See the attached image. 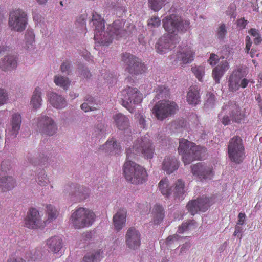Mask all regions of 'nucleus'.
Returning a JSON list of instances; mask_svg holds the SVG:
<instances>
[{"label":"nucleus","instance_id":"obj_1","mask_svg":"<svg viewBox=\"0 0 262 262\" xmlns=\"http://www.w3.org/2000/svg\"><path fill=\"white\" fill-rule=\"evenodd\" d=\"M154 147L148 137L138 138L132 148L126 149V159L123 166L124 177L127 182L135 185L141 184L146 181V170L132 160L139 154H142L147 159H151Z\"/></svg>","mask_w":262,"mask_h":262},{"label":"nucleus","instance_id":"obj_2","mask_svg":"<svg viewBox=\"0 0 262 262\" xmlns=\"http://www.w3.org/2000/svg\"><path fill=\"white\" fill-rule=\"evenodd\" d=\"M92 22L95 27V40L103 46H108L113 39H119L125 37L128 32L124 28L125 23L120 20H116L109 25L104 31V20L97 14L93 15Z\"/></svg>","mask_w":262,"mask_h":262},{"label":"nucleus","instance_id":"obj_3","mask_svg":"<svg viewBox=\"0 0 262 262\" xmlns=\"http://www.w3.org/2000/svg\"><path fill=\"white\" fill-rule=\"evenodd\" d=\"M178 151L182 155L185 165L190 164L194 160H201L206 155V150L200 146H196L187 140L181 139Z\"/></svg>","mask_w":262,"mask_h":262},{"label":"nucleus","instance_id":"obj_4","mask_svg":"<svg viewBox=\"0 0 262 262\" xmlns=\"http://www.w3.org/2000/svg\"><path fill=\"white\" fill-rule=\"evenodd\" d=\"M95 217L92 210L84 207H78L72 212L70 222L75 229H80L92 226Z\"/></svg>","mask_w":262,"mask_h":262},{"label":"nucleus","instance_id":"obj_5","mask_svg":"<svg viewBox=\"0 0 262 262\" xmlns=\"http://www.w3.org/2000/svg\"><path fill=\"white\" fill-rule=\"evenodd\" d=\"M162 23L166 32L174 34L186 31L189 28L190 25L188 20L183 19L181 16L174 14L168 15L163 18Z\"/></svg>","mask_w":262,"mask_h":262},{"label":"nucleus","instance_id":"obj_6","mask_svg":"<svg viewBox=\"0 0 262 262\" xmlns=\"http://www.w3.org/2000/svg\"><path fill=\"white\" fill-rule=\"evenodd\" d=\"M28 25L27 13L20 9H17L10 12L8 18V26L14 32H22Z\"/></svg>","mask_w":262,"mask_h":262},{"label":"nucleus","instance_id":"obj_7","mask_svg":"<svg viewBox=\"0 0 262 262\" xmlns=\"http://www.w3.org/2000/svg\"><path fill=\"white\" fill-rule=\"evenodd\" d=\"M241 108L235 103L229 102L228 104L222 107V111L219 114V119L224 125L230 123L231 119L227 115H223V112L229 113L234 122L240 123L244 119V116L241 112Z\"/></svg>","mask_w":262,"mask_h":262},{"label":"nucleus","instance_id":"obj_8","mask_svg":"<svg viewBox=\"0 0 262 262\" xmlns=\"http://www.w3.org/2000/svg\"><path fill=\"white\" fill-rule=\"evenodd\" d=\"M178 110L177 103L170 100H160L152 108V113L159 120H163L167 117L174 114Z\"/></svg>","mask_w":262,"mask_h":262},{"label":"nucleus","instance_id":"obj_9","mask_svg":"<svg viewBox=\"0 0 262 262\" xmlns=\"http://www.w3.org/2000/svg\"><path fill=\"white\" fill-rule=\"evenodd\" d=\"M122 105L133 113L136 105L142 100V95L137 88L128 87L122 91Z\"/></svg>","mask_w":262,"mask_h":262},{"label":"nucleus","instance_id":"obj_10","mask_svg":"<svg viewBox=\"0 0 262 262\" xmlns=\"http://www.w3.org/2000/svg\"><path fill=\"white\" fill-rule=\"evenodd\" d=\"M228 153L229 158L232 162L237 164L242 162L245 155L244 147L241 137L234 136L229 141Z\"/></svg>","mask_w":262,"mask_h":262},{"label":"nucleus","instance_id":"obj_11","mask_svg":"<svg viewBox=\"0 0 262 262\" xmlns=\"http://www.w3.org/2000/svg\"><path fill=\"white\" fill-rule=\"evenodd\" d=\"M122 60L125 65L126 71L132 75L141 74L144 71L145 66L138 58L129 53L122 55Z\"/></svg>","mask_w":262,"mask_h":262},{"label":"nucleus","instance_id":"obj_12","mask_svg":"<svg viewBox=\"0 0 262 262\" xmlns=\"http://www.w3.org/2000/svg\"><path fill=\"white\" fill-rule=\"evenodd\" d=\"M37 127L40 132L49 136L54 135L57 130V126L54 119L43 114L37 119Z\"/></svg>","mask_w":262,"mask_h":262},{"label":"nucleus","instance_id":"obj_13","mask_svg":"<svg viewBox=\"0 0 262 262\" xmlns=\"http://www.w3.org/2000/svg\"><path fill=\"white\" fill-rule=\"evenodd\" d=\"M245 75L243 70L238 69L234 71L228 80L229 90L231 92L236 91L240 87L245 88L247 86L249 81L246 78H243Z\"/></svg>","mask_w":262,"mask_h":262},{"label":"nucleus","instance_id":"obj_14","mask_svg":"<svg viewBox=\"0 0 262 262\" xmlns=\"http://www.w3.org/2000/svg\"><path fill=\"white\" fill-rule=\"evenodd\" d=\"M178 36L167 34L162 36L156 45V49L158 53L163 54L172 49L176 43L178 42Z\"/></svg>","mask_w":262,"mask_h":262},{"label":"nucleus","instance_id":"obj_15","mask_svg":"<svg viewBox=\"0 0 262 262\" xmlns=\"http://www.w3.org/2000/svg\"><path fill=\"white\" fill-rule=\"evenodd\" d=\"M42 224L41 215L38 210L30 208L24 220V226L29 229H37Z\"/></svg>","mask_w":262,"mask_h":262},{"label":"nucleus","instance_id":"obj_16","mask_svg":"<svg viewBox=\"0 0 262 262\" xmlns=\"http://www.w3.org/2000/svg\"><path fill=\"white\" fill-rule=\"evenodd\" d=\"M210 206L209 198L203 197L190 201L187 205V208L188 211L193 215L199 211L205 212Z\"/></svg>","mask_w":262,"mask_h":262},{"label":"nucleus","instance_id":"obj_17","mask_svg":"<svg viewBox=\"0 0 262 262\" xmlns=\"http://www.w3.org/2000/svg\"><path fill=\"white\" fill-rule=\"evenodd\" d=\"M125 243L130 249H138L141 244V234L139 231L133 227L129 228L126 233Z\"/></svg>","mask_w":262,"mask_h":262},{"label":"nucleus","instance_id":"obj_18","mask_svg":"<svg viewBox=\"0 0 262 262\" xmlns=\"http://www.w3.org/2000/svg\"><path fill=\"white\" fill-rule=\"evenodd\" d=\"M193 55L192 50L189 47L185 46L177 51L175 61L180 62V64H187L193 60Z\"/></svg>","mask_w":262,"mask_h":262},{"label":"nucleus","instance_id":"obj_19","mask_svg":"<svg viewBox=\"0 0 262 262\" xmlns=\"http://www.w3.org/2000/svg\"><path fill=\"white\" fill-rule=\"evenodd\" d=\"M21 116L18 113L12 115L11 119V127L8 129L7 137L15 138L19 133L21 124Z\"/></svg>","mask_w":262,"mask_h":262},{"label":"nucleus","instance_id":"obj_20","mask_svg":"<svg viewBox=\"0 0 262 262\" xmlns=\"http://www.w3.org/2000/svg\"><path fill=\"white\" fill-rule=\"evenodd\" d=\"M17 67L16 56L12 55L5 56L0 60V69L4 72L11 71Z\"/></svg>","mask_w":262,"mask_h":262},{"label":"nucleus","instance_id":"obj_21","mask_svg":"<svg viewBox=\"0 0 262 262\" xmlns=\"http://www.w3.org/2000/svg\"><path fill=\"white\" fill-rule=\"evenodd\" d=\"M100 150L108 155L119 154L121 150V147L114 138L108 139L100 147Z\"/></svg>","mask_w":262,"mask_h":262},{"label":"nucleus","instance_id":"obj_22","mask_svg":"<svg viewBox=\"0 0 262 262\" xmlns=\"http://www.w3.org/2000/svg\"><path fill=\"white\" fill-rule=\"evenodd\" d=\"M192 172L200 179H211L212 176V171L210 168L204 166L200 163L192 166Z\"/></svg>","mask_w":262,"mask_h":262},{"label":"nucleus","instance_id":"obj_23","mask_svg":"<svg viewBox=\"0 0 262 262\" xmlns=\"http://www.w3.org/2000/svg\"><path fill=\"white\" fill-rule=\"evenodd\" d=\"M49 101L51 105L56 109H62L67 106L66 99L56 93H51L49 95Z\"/></svg>","mask_w":262,"mask_h":262},{"label":"nucleus","instance_id":"obj_24","mask_svg":"<svg viewBox=\"0 0 262 262\" xmlns=\"http://www.w3.org/2000/svg\"><path fill=\"white\" fill-rule=\"evenodd\" d=\"M126 212V209H120L114 215L113 221L116 230L120 231L125 226Z\"/></svg>","mask_w":262,"mask_h":262},{"label":"nucleus","instance_id":"obj_25","mask_svg":"<svg viewBox=\"0 0 262 262\" xmlns=\"http://www.w3.org/2000/svg\"><path fill=\"white\" fill-rule=\"evenodd\" d=\"M179 164L174 157H166L162 163V169L167 174H170L178 168Z\"/></svg>","mask_w":262,"mask_h":262},{"label":"nucleus","instance_id":"obj_26","mask_svg":"<svg viewBox=\"0 0 262 262\" xmlns=\"http://www.w3.org/2000/svg\"><path fill=\"white\" fill-rule=\"evenodd\" d=\"M228 69L229 64L226 60L221 61L217 66L214 68L212 71V77L216 83H220L221 78Z\"/></svg>","mask_w":262,"mask_h":262},{"label":"nucleus","instance_id":"obj_27","mask_svg":"<svg viewBox=\"0 0 262 262\" xmlns=\"http://www.w3.org/2000/svg\"><path fill=\"white\" fill-rule=\"evenodd\" d=\"M47 245L50 251L54 253H58L63 247V242L61 237L53 236L47 240Z\"/></svg>","mask_w":262,"mask_h":262},{"label":"nucleus","instance_id":"obj_28","mask_svg":"<svg viewBox=\"0 0 262 262\" xmlns=\"http://www.w3.org/2000/svg\"><path fill=\"white\" fill-rule=\"evenodd\" d=\"M16 186V181L12 176L2 177L0 179V189L6 192L13 189Z\"/></svg>","mask_w":262,"mask_h":262},{"label":"nucleus","instance_id":"obj_29","mask_svg":"<svg viewBox=\"0 0 262 262\" xmlns=\"http://www.w3.org/2000/svg\"><path fill=\"white\" fill-rule=\"evenodd\" d=\"M199 91L195 86H191L187 94V101L190 105H195L200 101Z\"/></svg>","mask_w":262,"mask_h":262},{"label":"nucleus","instance_id":"obj_30","mask_svg":"<svg viewBox=\"0 0 262 262\" xmlns=\"http://www.w3.org/2000/svg\"><path fill=\"white\" fill-rule=\"evenodd\" d=\"M103 255L102 250H94L85 254L81 262H99L103 257Z\"/></svg>","mask_w":262,"mask_h":262},{"label":"nucleus","instance_id":"obj_31","mask_svg":"<svg viewBox=\"0 0 262 262\" xmlns=\"http://www.w3.org/2000/svg\"><path fill=\"white\" fill-rule=\"evenodd\" d=\"M116 126L120 130H125L129 126L128 118L121 113H117L113 116Z\"/></svg>","mask_w":262,"mask_h":262},{"label":"nucleus","instance_id":"obj_32","mask_svg":"<svg viewBox=\"0 0 262 262\" xmlns=\"http://www.w3.org/2000/svg\"><path fill=\"white\" fill-rule=\"evenodd\" d=\"M41 92L39 88H36L30 100V105L34 110L39 109L42 104Z\"/></svg>","mask_w":262,"mask_h":262},{"label":"nucleus","instance_id":"obj_33","mask_svg":"<svg viewBox=\"0 0 262 262\" xmlns=\"http://www.w3.org/2000/svg\"><path fill=\"white\" fill-rule=\"evenodd\" d=\"M54 82L56 85L63 88L64 90H67L71 83V81L68 77L59 74L54 77Z\"/></svg>","mask_w":262,"mask_h":262},{"label":"nucleus","instance_id":"obj_34","mask_svg":"<svg viewBox=\"0 0 262 262\" xmlns=\"http://www.w3.org/2000/svg\"><path fill=\"white\" fill-rule=\"evenodd\" d=\"M25 46L28 50L33 48L35 42V34L32 29H28L25 35Z\"/></svg>","mask_w":262,"mask_h":262},{"label":"nucleus","instance_id":"obj_35","mask_svg":"<svg viewBox=\"0 0 262 262\" xmlns=\"http://www.w3.org/2000/svg\"><path fill=\"white\" fill-rule=\"evenodd\" d=\"M46 213L47 215V223H50L55 220L59 214L57 209L52 205L47 206Z\"/></svg>","mask_w":262,"mask_h":262},{"label":"nucleus","instance_id":"obj_36","mask_svg":"<svg viewBox=\"0 0 262 262\" xmlns=\"http://www.w3.org/2000/svg\"><path fill=\"white\" fill-rule=\"evenodd\" d=\"M154 221L155 224H159L164 218V210L163 207L159 205L154 206L152 209Z\"/></svg>","mask_w":262,"mask_h":262},{"label":"nucleus","instance_id":"obj_37","mask_svg":"<svg viewBox=\"0 0 262 262\" xmlns=\"http://www.w3.org/2000/svg\"><path fill=\"white\" fill-rule=\"evenodd\" d=\"M42 254L39 249H32L26 251L25 257L28 261H36L41 257Z\"/></svg>","mask_w":262,"mask_h":262},{"label":"nucleus","instance_id":"obj_38","mask_svg":"<svg viewBox=\"0 0 262 262\" xmlns=\"http://www.w3.org/2000/svg\"><path fill=\"white\" fill-rule=\"evenodd\" d=\"M89 195V189L83 186L78 187L75 192V195L77 198V200L79 201L86 199Z\"/></svg>","mask_w":262,"mask_h":262},{"label":"nucleus","instance_id":"obj_39","mask_svg":"<svg viewBox=\"0 0 262 262\" xmlns=\"http://www.w3.org/2000/svg\"><path fill=\"white\" fill-rule=\"evenodd\" d=\"M159 188L161 193L168 196L172 192V189L169 187L168 181L166 179H162L159 183Z\"/></svg>","mask_w":262,"mask_h":262},{"label":"nucleus","instance_id":"obj_40","mask_svg":"<svg viewBox=\"0 0 262 262\" xmlns=\"http://www.w3.org/2000/svg\"><path fill=\"white\" fill-rule=\"evenodd\" d=\"M196 227V223L193 220H187L183 223L182 225L179 227L178 232L179 233H183L184 231L191 230Z\"/></svg>","mask_w":262,"mask_h":262},{"label":"nucleus","instance_id":"obj_41","mask_svg":"<svg viewBox=\"0 0 262 262\" xmlns=\"http://www.w3.org/2000/svg\"><path fill=\"white\" fill-rule=\"evenodd\" d=\"M166 3V0H148L149 7L155 11H158Z\"/></svg>","mask_w":262,"mask_h":262},{"label":"nucleus","instance_id":"obj_42","mask_svg":"<svg viewBox=\"0 0 262 262\" xmlns=\"http://www.w3.org/2000/svg\"><path fill=\"white\" fill-rule=\"evenodd\" d=\"M156 96L155 98L157 100L163 98H166L169 95V90L167 87L165 85H161L159 86L156 91Z\"/></svg>","mask_w":262,"mask_h":262},{"label":"nucleus","instance_id":"obj_43","mask_svg":"<svg viewBox=\"0 0 262 262\" xmlns=\"http://www.w3.org/2000/svg\"><path fill=\"white\" fill-rule=\"evenodd\" d=\"M172 191L174 192L177 197L180 198L184 193V183L181 180H178L176 184L175 187Z\"/></svg>","mask_w":262,"mask_h":262},{"label":"nucleus","instance_id":"obj_44","mask_svg":"<svg viewBox=\"0 0 262 262\" xmlns=\"http://www.w3.org/2000/svg\"><path fill=\"white\" fill-rule=\"evenodd\" d=\"M227 33V28L225 24H220L216 30V36L219 40H223Z\"/></svg>","mask_w":262,"mask_h":262},{"label":"nucleus","instance_id":"obj_45","mask_svg":"<svg viewBox=\"0 0 262 262\" xmlns=\"http://www.w3.org/2000/svg\"><path fill=\"white\" fill-rule=\"evenodd\" d=\"M37 184L41 186H46L50 183L49 178L43 171L40 172L36 179Z\"/></svg>","mask_w":262,"mask_h":262},{"label":"nucleus","instance_id":"obj_46","mask_svg":"<svg viewBox=\"0 0 262 262\" xmlns=\"http://www.w3.org/2000/svg\"><path fill=\"white\" fill-rule=\"evenodd\" d=\"M191 71L197 79L199 81H202L205 73L204 67L202 66L193 67L191 68Z\"/></svg>","mask_w":262,"mask_h":262},{"label":"nucleus","instance_id":"obj_47","mask_svg":"<svg viewBox=\"0 0 262 262\" xmlns=\"http://www.w3.org/2000/svg\"><path fill=\"white\" fill-rule=\"evenodd\" d=\"M78 72L79 76L83 78L90 79L92 74L86 67L83 66H80L78 68Z\"/></svg>","mask_w":262,"mask_h":262},{"label":"nucleus","instance_id":"obj_48","mask_svg":"<svg viewBox=\"0 0 262 262\" xmlns=\"http://www.w3.org/2000/svg\"><path fill=\"white\" fill-rule=\"evenodd\" d=\"M105 125L102 123H98L94 127L93 135L99 137L105 133Z\"/></svg>","mask_w":262,"mask_h":262},{"label":"nucleus","instance_id":"obj_49","mask_svg":"<svg viewBox=\"0 0 262 262\" xmlns=\"http://www.w3.org/2000/svg\"><path fill=\"white\" fill-rule=\"evenodd\" d=\"M8 99L9 96L7 91L4 89L0 88V106L6 104Z\"/></svg>","mask_w":262,"mask_h":262},{"label":"nucleus","instance_id":"obj_50","mask_svg":"<svg viewBox=\"0 0 262 262\" xmlns=\"http://www.w3.org/2000/svg\"><path fill=\"white\" fill-rule=\"evenodd\" d=\"M206 99L205 106L207 108L212 107L215 103V96L212 93H209L206 95Z\"/></svg>","mask_w":262,"mask_h":262},{"label":"nucleus","instance_id":"obj_51","mask_svg":"<svg viewBox=\"0 0 262 262\" xmlns=\"http://www.w3.org/2000/svg\"><path fill=\"white\" fill-rule=\"evenodd\" d=\"M12 166L11 163L8 160H4L1 163V170L7 173L11 169Z\"/></svg>","mask_w":262,"mask_h":262},{"label":"nucleus","instance_id":"obj_52","mask_svg":"<svg viewBox=\"0 0 262 262\" xmlns=\"http://www.w3.org/2000/svg\"><path fill=\"white\" fill-rule=\"evenodd\" d=\"M88 15L86 13L78 16L76 19V23L81 26H85Z\"/></svg>","mask_w":262,"mask_h":262},{"label":"nucleus","instance_id":"obj_53","mask_svg":"<svg viewBox=\"0 0 262 262\" xmlns=\"http://www.w3.org/2000/svg\"><path fill=\"white\" fill-rule=\"evenodd\" d=\"M81 108L85 112L94 111L97 110L96 106L91 105L87 102H84L81 105Z\"/></svg>","mask_w":262,"mask_h":262},{"label":"nucleus","instance_id":"obj_54","mask_svg":"<svg viewBox=\"0 0 262 262\" xmlns=\"http://www.w3.org/2000/svg\"><path fill=\"white\" fill-rule=\"evenodd\" d=\"M161 24V21L160 20V18L158 17H154L153 18H151L149 20V21L148 23V25L149 26H151L153 27H157L160 26Z\"/></svg>","mask_w":262,"mask_h":262},{"label":"nucleus","instance_id":"obj_55","mask_svg":"<svg viewBox=\"0 0 262 262\" xmlns=\"http://www.w3.org/2000/svg\"><path fill=\"white\" fill-rule=\"evenodd\" d=\"M71 63L66 61L63 62L60 66V70L62 73L68 74L71 68Z\"/></svg>","mask_w":262,"mask_h":262},{"label":"nucleus","instance_id":"obj_56","mask_svg":"<svg viewBox=\"0 0 262 262\" xmlns=\"http://www.w3.org/2000/svg\"><path fill=\"white\" fill-rule=\"evenodd\" d=\"M218 60V56L214 54H211L208 60V62L211 65L214 66L216 64Z\"/></svg>","mask_w":262,"mask_h":262},{"label":"nucleus","instance_id":"obj_57","mask_svg":"<svg viewBox=\"0 0 262 262\" xmlns=\"http://www.w3.org/2000/svg\"><path fill=\"white\" fill-rule=\"evenodd\" d=\"M139 123L140 127L142 128H145L146 126V120L144 116L142 115H139L138 117Z\"/></svg>","mask_w":262,"mask_h":262},{"label":"nucleus","instance_id":"obj_58","mask_svg":"<svg viewBox=\"0 0 262 262\" xmlns=\"http://www.w3.org/2000/svg\"><path fill=\"white\" fill-rule=\"evenodd\" d=\"M237 225H243L245 223L246 215L244 213L240 212L238 214Z\"/></svg>","mask_w":262,"mask_h":262},{"label":"nucleus","instance_id":"obj_59","mask_svg":"<svg viewBox=\"0 0 262 262\" xmlns=\"http://www.w3.org/2000/svg\"><path fill=\"white\" fill-rule=\"evenodd\" d=\"M8 262H26V260L21 257L11 256L8 259Z\"/></svg>","mask_w":262,"mask_h":262},{"label":"nucleus","instance_id":"obj_60","mask_svg":"<svg viewBox=\"0 0 262 262\" xmlns=\"http://www.w3.org/2000/svg\"><path fill=\"white\" fill-rule=\"evenodd\" d=\"M247 24V21L244 18H241L237 20V26L242 29L244 28Z\"/></svg>","mask_w":262,"mask_h":262},{"label":"nucleus","instance_id":"obj_61","mask_svg":"<svg viewBox=\"0 0 262 262\" xmlns=\"http://www.w3.org/2000/svg\"><path fill=\"white\" fill-rule=\"evenodd\" d=\"M248 33L252 37H253V39L254 38H256L257 37L260 35V34L258 33V31L255 29H251L248 31Z\"/></svg>","mask_w":262,"mask_h":262},{"label":"nucleus","instance_id":"obj_62","mask_svg":"<svg viewBox=\"0 0 262 262\" xmlns=\"http://www.w3.org/2000/svg\"><path fill=\"white\" fill-rule=\"evenodd\" d=\"M179 238H180V236L178 234H176L173 235L168 236L167 238V241L168 242H174V241L178 240L179 239Z\"/></svg>","mask_w":262,"mask_h":262},{"label":"nucleus","instance_id":"obj_63","mask_svg":"<svg viewBox=\"0 0 262 262\" xmlns=\"http://www.w3.org/2000/svg\"><path fill=\"white\" fill-rule=\"evenodd\" d=\"M241 225H236L235 227V231L233 233L234 236H238V234L240 233L242 231V227L241 226Z\"/></svg>","mask_w":262,"mask_h":262},{"label":"nucleus","instance_id":"obj_64","mask_svg":"<svg viewBox=\"0 0 262 262\" xmlns=\"http://www.w3.org/2000/svg\"><path fill=\"white\" fill-rule=\"evenodd\" d=\"M85 102L89 103L91 105L96 106L97 107H98L97 104L95 103V99L93 97H88L86 98Z\"/></svg>","mask_w":262,"mask_h":262}]
</instances>
